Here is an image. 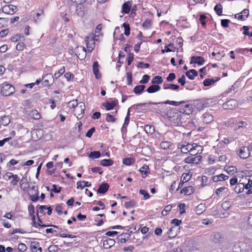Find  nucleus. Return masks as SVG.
Wrapping results in <instances>:
<instances>
[{"label": "nucleus", "instance_id": "nucleus-55", "mask_svg": "<svg viewBox=\"0 0 252 252\" xmlns=\"http://www.w3.org/2000/svg\"><path fill=\"white\" fill-rule=\"evenodd\" d=\"M139 193L144 196L145 199H148L150 197L149 194L145 189H140Z\"/></svg>", "mask_w": 252, "mask_h": 252}, {"label": "nucleus", "instance_id": "nucleus-49", "mask_svg": "<svg viewBox=\"0 0 252 252\" xmlns=\"http://www.w3.org/2000/svg\"><path fill=\"white\" fill-rule=\"evenodd\" d=\"M149 79L150 76L149 75H144L142 77V79L140 81V83L142 84H145L149 82Z\"/></svg>", "mask_w": 252, "mask_h": 252}, {"label": "nucleus", "instance_id": "nucleus-17", "mask_svg": "<svg viewBox=\"0 0 252 252\" xmlns=\"http://www.w3.org/2000/svg\"><path fill=\"white\" fill-rule=\"evenodd\" d=\"M220 79L219 77H216V79L212 78L206 79L203 81V85L204 86L207 87L213 85L215 83L217 82Z\"/></svg>", "mask_w": 252, "mask_h": 252}, {"label": "nucleus", "instance_id": "nucleus-47", "mask_svg": "<svg viewBox=\"0 0 252 252\" xmlns=\"http://www.w3.org/2000/svg\"><path fill=\"white\" fill-rule=\"evenodd\" d=\"M65 71L64 67H63L61 68L58 72L55 73L54 74V78L55 77L56 79L60 77Z\"/></svg>", "mask_w": 252, "mask_h": 252}, {"label": "nucleus", "instance_id": "nucleus-18", "mask_svg": "<svg viewBox=\"0 0 252 252\" xmlns=\"http://www.w3.org/2000/svg\"><path fill=\"white\" fill-rule=\"evenodd\" d=\"M186 76L190 80H193L198 75L197 71L195 69H190L186 72Z\"/></svg>", "mask_w": 252, "mask_h": 252}, {"label": "nucleus", "instance_id": "nucleus-13", "mask_svg": "<svg viewBox=\"0 0 252 252\" xmlns=\"http://www.w3.org/2000/svg\"><path fill=\"white\" fill-rule=\"evenodd\" d=\"M239 156L241 158L245 159L247 158L250 155V151L247 147H242L239 150Z\"/></svg>", "mask_w": 252, "mask_h": 252}, {"label": "nucleus", "instance_id": "nucleus-63", "mask_svg": "<svg viewBox=\"0 0 252 252\" xmlns=\"http://www.w3.org/2000/svg\"><path fill=\"white\" fill-rule=\"evenodd\" d=\"M244 31L243 32V34L246 35H249V36H252V32L249 33V27L246 26H244L243 27Z\"/></svg>", "mask_w": 252, "mask_h": 252}, {"label": "nucleus", "instance_id": "nucleus-44", "mask_svg": "<svg viewBox=\"0 0 252 252\" xmlns=\"http://www.w3.org/2000/svg\"><path fill=\"white\" fill-rule=\"evenodd\" d=\"M123 162L126 165H130L134 162V159L132 158H126L123 159Z\"/></svg>", "mask_w": 252, "mask_h": 252}, {"label": "nucleus", "instance_id": "nucleus-9", "mask_svg": "<svg viewBox=\"0 0 252 252\" xmlns=\"http://www.w3.org/2000/svg\"><path fill=\"white\" fill-rule=\"evenodd\" d=\"M193 111V107L192 105L190 104H186L185 105H183L181 107V111L180 112L183 113L186 115H189L192 113Z\"/></svg>", "mask_w": 252, "mask_h": 252}, {"label": "nucleus", "instance_id": "nucleus-28", "mask_svg": "<svg viewBox=\"0 0 252 252\" xmlns=\"http://www.w3.org/2000/svg\"><path fill=\"white\" fill-rule=\"evenodd\" d=\"M245 188V185L243 183H238L237 184L235 188L234 191L235 192L238 193L243 191Z\"/></svg>", "mask_w": 252, "mask_h": 252}, {"label": "nucleus", "instance_id": "nucleus-29", "mask_svg": "<svg viewBox=\"0 0 252 252\" xmlns=\"http://www.w3.org/2000/svg\"><path fill=\"white\" fill-rule=\"evenodd\" d=\"M114 162L111 159H104L100 161V164L103 166H108L113 165Z\"/></svg>", "mask_w": 252, "mask_h": 252}, {"label": "nucleus", "instance_id": "nucleus-41", "mask_svg": "<svg viewBox=\"0 0 252 252\" xmlns=\"http://www.w3.org/2000/svg\"><path fill=\"white\" fill-rule=\"evenodd\" d=\"M79 105V103L78 102L77 99H74L73 100L70 101L68 103V107L70 108H74L75 109L78 105Z\"/></svg>", "mask_w": 252, "mask_h": 252}, {"label": "nucleus", "instance_id": "nucleus-60", "mask_svg": "<svg viewBox=\"0 0 252 252\" xmlns=\"http://www.w3.org/2000/svg\"><path fill=\"white\" fill-rule=\"evenodd\" d=\"M31 200L32 202H36L39 199L38 192H36L34 194L31 195L30 196Z\"/></svg>", "mask_w": 252, "mask_h": 252}, {"label": "nucleus", "instance_id": "nucleus-14", "mask_svg": "<svg viewBox=\"0 0 252 252\" xmlns=\"http://www.w3.org/2000/svg\"><path fill=\"white\" fill-rule=\"evenodd\" d=\"M115 244V240L113 239L108 238L103 241V247L108 249L114 246Z\"/></svg>", "mask_w": 252, "mask_h": 252}, {"label": "nucleus", "instance_id": "nucleus-34", "mask_svg": "<svg viewBox=\"0 0 252 252\" xmlns=\"http://www.w3.org/2000/svg\"><path fill=\"white\" fill-rule=\"evenodd\" d=\"M186 142H185L184 144L179 143L178 145V148L181 149V151L183 153L187 154L189 153V151L188 150V148L187 147L186 144Z\"/></svg>", "mask_w": 252, "mask_h": 252}, {"label": "nucleus", "instance_id": "nucleus-10", "mask_svg": "<svg viewBox=\"0 0 252 252\" xmlns=\"http://www.w3.org/2000/svg\"><path fill=\"white\" fill-rule=\"evenodd\" d=\"M211 239L215 243H220L222 242L223 238L220 233L215 232L211 235Z\"/></svg>", "mask_w": 252, "mask_h": 252}, {"label": "nucleus", "instance_id": "nucleus-59", "mask_svg": "<svg viewBox=\"0 0 252 252\" xmlns=\"http://www.w3.org/2000/svg\"><path fill=\"white\" fill-rule=\"evenodd\" d=\"M151 24V21L150 20H146L143 23V27L145 29H148L150 28Z\"/></svg>", "mask_w": 252, "mask_h": 252}, {"label": "nucleus", "instance_id": "nucleus-62", "mask_svg": "<svg viewBox=\"0 0 252 252\" xmlns=\"http://www.w3.org/2000/svg\"><path fill=\"white\" fill-rule=\"evenodd\" d=\"M18 251L20 252H24L27 250V246L24 243H20L18 245Z\"/></svg>", "mask_w": 252, "mask_h": 252}, {"label": "nucleus", "instance_id": "nucleus-20", "mask_svg": "<svg viewBox=\"0 0 252 252\" xmlns=\"http://www.w3.org/2000/svg\"><path fill=\"white\" fill-rule=\"evenodd\" d=\"M160 89L161 88L159 86L153 84L148 88L146 91L149 94H152L158 92Z\"/></svg>", "mask_w": 252, "mask_h": 252}, {"label": "nucleus", "instance_id": "nucleus-61", "mask_svg": "<svg viewBox=\"0 0 252 252\" xmlns=\"http://www.w3.org/2000/svg\"><path fill=\"white\" fill-rule=\"evenodd\" d=\"M106 120L108 122H112V123H114L116 121L115 118H114L112 115H111L109 114H107L106 118Z\"/></svg>", "mask_w": 252, "mask_h": 252}, {"label": "nucleus", "instance_id": "nucleus-5", "mask_svg": "<svg viewBox=\"0 0 252 252\" xmlns=\"http://www.w3.org/2000/svg\"><path fill=\"white\" fill-rule=\"evenodd\" d=\"M238 105V102L236 99H230L222 104V108L224 109L232 110L236 107Z\"/></svg>", "mask_w": 252, "mask_h": 252}, {"label": "nucleus", "instance_id": "nucleus-46", "mask_svg": "<svg viewBox=\"0 0 252 252\" xmlns=\"http://www.w3.org/2000/svg\"><path fill=\"white\" fill-rule=\"evenodd\" d=\"M160 147L163 149H169V147L171 146L170 142L168 141H163L161 142Z\"/></svg>", "mask_w": 252, "mask_h": 252}, {"label": "nucleus", "instance_id": "nucleus-54", "mask_svg": "<svg viewBox=\"0 0 252 252\" xmlns=\"http://www.w3.org/2000/svg\"><path fill=\"white\" fill-rule=\"evenodd\" d=\"M186 195H190L191 193L194 192V189L191 186H189L188 187H186Z\"/></svg>", "mask_w": 252, "mask_h": 252}, {"label": "nucleus", "instance_id": "nucleus-16", "mask_svg": "<svg viewBox=\"0 0 252 252\" xmlns=\"http://www.w3.org/2000/svg\"><path fill=\"white\" fill-rule=\"evenodd\" d=\"M109 187L108 184L103 183L99 186L97 192L98 193L104 194L108 190Z\"/></svg>", "mask_w": 252, "mask_h": 252}, {"label": "nucleus", "instance_id": "nucleus-40", "mask_svg": "<svg viewBox=\"0 0 252 252\" xmlns=\"http://www.w3.org/2000/svg\"><path fill=\"white\" fill-rule=\"evenodd\" d=\"M144 129L146 132L147 133L152 134L155 131V127L153 126L146 125Z\"/></svg>", "mask_w": 252, "mask_h": 252}, {"label": "nucleus", "instance_id": "nucleus-38", "mask_svg": "<svg viewBox=\"0 0 252 252\" xmlns=\"http://www.w3.org/2000/svg\"><path fill=\"white\" fill-rule=\"evenodd\" d=\"M101 156L100 152L99 151H93L90 153L89 157L92 158H97Z\"/></svg>", "mask_w": 252, "mask_h": 252}, {"label": "nucleus", "instance_id": "nucleus-30", "mask_svg": "<svg viewBox=\"0 0 252 252\" xmlns=\"http://www.w3.org/2000/svg\"><path fill=\"white\" fill-rule=\"evenodd\" d=\"M102 105L106 108V110H110L113 109V108L116 105V104L114 101L110 102H107L106 103H103Z\"/></svg>", "mask_w": 252, "mask_h": 252}, {"label": "nucleus", "instance_id": "nucleus-7", "mask_svg": "<svg viewBox=\"0 0 252 252\" xmlns=\"http://www.w3.org/2000/svg\"><path fill=\"white\" fill-rule=\"evenodd\" d=\"M202 158L201 156L196 157L190 156L185 159V162L188 164H198Z\"/></svg>", "mask_w": 252, "mask_h": 252}, {"label": "nucleus", "instance_id": "nucleus-33", "mask_svg": "<svg viewBox=\"0 0 252 252\" xmlns=\"http://www.w3.org/2000/svg\"><path fill=\"white\" fill-rule=\"evenodd\" d=\"M76 12L78 15L83 16L85 14V7L83 6H77L76 9Z\"/></svg>", "mask_w": 252, "mask_h": 252}, {"label": "nucleus", "instance_id": "nucleus-6", "mask_svg": "<svg viewBox=\"0 0 252 252\" xmlns=\"http://www.w3.org/2000/svg\"><path fill=\"white\" fill-rule=\"evenodd\" d=\"M44 79L43 84L44 86L49 87L52 85L54 82V78L51 73H48L43 76Z\"/></svg>", "mask_w": 252, "mask_h": 252}, {"label": "nucleus", "instance_id": "nucleus-27", "mask_svg": "<svg viewBox=\"0 0 252 252\" xmlns=\"http://www.w3.org/2000/svg\"><path fill=\"white\" fill-rule=\"evenodd\" d=\"M163 89L165 90L170 89L172 90H177L179 86L175 84H169L164 83L163 85Z\"/></svg>", "mask_w": 252, "mask_h": 252}, {"label": "nucleus", "instance_id": "nucleus-58", "mask_svg": "<svg viewBox=\"0 0 252 252\" xmlns=\"http://www.w3.org/2000/svg\"><path fill=\"white\" fill-rule=\"evenodd\" d=\"M175 78V74L174 73H171L168 75V76L166 78V80L168 82H172Z\"/></svg>", "mask_w": 252, "mask_h": 252}, {"label": "nucleus", "instance_id": "nucleus-15", "mask_svg": "<svg viewBox=\"0 0 252 252\" xmlns=\"http://www.w3.org/2000/svg\"><path fill=\"white\" fill-rule=\"evenodd\" d=\"M93 70L96 78L98 79L101 77L99 73V64L97 62H94L93 64Z\"/></svg>", "mask_w": 252, "mask_h": 252}, {"label": "nucleus", "instance_id": "nucleus-36", "mask_svg": "<svg viewBox=\"0 0 252 252\" xmlns=\"http://www.w3.org/2000/svg\"><path fill=\"white\" fill-rule=\"evenodd\" d=\"M43 209L48 210L47 214L50 215L52 213V209L51 207H48L45 205L40 206L39 207V212L41 214L43 213Z\"/></svg>", "mask_w": 252, "mask_h": 252}, {"label": "nucleus", "instance_id": "nucleus-37", "mask_svg": "<svg viewBox=\"0 0 252 252\" xmlns=\"http://www.w3.org/2000/svg\"><path fill=\"white\" fill-rule=\"evenodd\" d=\"M171 223L174 224V226L170 228V231H173V229L175 228L176 227L179 226L181 224L182 221L178 219H173L172 220Z\"/></svg>", "mask_w": 252, "mask_h": 252}, {"label": "nucleus", "instance_id": "nucleus-21", "mask_svg": "<svg viewBox=\"0 0 252 252\" xmlns=\"http://www.w3.org/2000/svg\"><path fill=\"white\" fill-rule=\"evenodd\" d=\"M202 147L200 146L195 144L193 149L189 152L191 156L197 155L200 151H202Z\"/></svg>", "mask_w": 252, "mask_h": 252}, {"label": "nucleus", "instance_id": "nucleus-32", "mask_svg": "<svg viewBox=\"0 0 252 252\" xmlns=\"http://www.w3.org/2000/svg\"><path fill=\"white\" fill-rule=\"evenodd\" d=\"M225 170L227 172V173L229 175H233L234 173L237 172V168L235 166H228L225 168Z\"/></svg>", "mask_w": 252, "mask_h": 252}, {"label": "nucleus", "instance_id": "nucleus-50", "mask_svg": "<svg viewBox=\"0 0 252 252\" xmlns=\"http://www.w3.org/2000/svg\"><path fill=\"white\" fill-rule=\"evenodd\" d=\"M136 203V202L135 200H132L128 202H126L125 203V206L126 208L132 207L134 206L135 205Z\"/></svg>", "mask_w": 252, "mask_h": 252}, {"label": "nucleus", "instance_id": "nucleus-4", "mask_svg": "<svg viewBox=\"0 0 252 252\" xmlns=\"http://www.w3.org/2000/svg\"><path fill=\"white\" fill-rule=\"evenodd\" d=\"M85 110V104L82 102H79V105L75 109H74V115L76 116L78 119H81L84 114Z\"/></svg>", "mask_w": 252, "mask_h": 252}, {"label": "nucleus", "instance_id": "nucleus-24", "mask_svg": "<svg viewBox=\"0 0 252 252\" xmlns=\"http://www.w3.org/2000/svg\"><path fill=\"white\" fill-rule=\"evenodd\" d=\"M77 189H82L85 187H90L91 184L86 181H79L77 183Z\"/></svg>", "mask_w": 252, "mask_h": 252}, {"label": "nucleus", "instance_id": "nucleus-64", "mask_svg": "<svg viewBox=\"0 0 252 252\" xmlns=\"http://www.w3.org/2000/svg\"><path fill=\"white\" fill-rule=\"evenodd\" d=\"M59 249V248L56 245H51L48 248V251L49 252H57Z\"/></svg>", "mask_w": 252, "mask_h": 252}, {"label": "nucleus", "instance_id": "nucleus-3", "mask_svg": "<svg viewBox=\"0 0 252 252\" xmlns=\"http://www.w3.org/2000/svg\"><path fill=\"white\" fill-rule=\"evenodd\" d=\"M15 88L11 85L7 83L2 84L1 94L3 96H9L14 92Z\"/></svg>", "mask_w": 252, "mask_h": 252}, {"label": "nucleus", "instance_id": "nucleus-22", "mask_svg": "<svg viewBox=\"0 0 252 252\" xmlns=\"http://www.w3.org/2000/svg\"><path fill=\"white\" fill-rule=\"evenodd\" d=\"M228 178V176L223 174H220L219 175L214 176L212 177L213 180L215 182L220 181L226 180Z\"/></svg>", "mask_w": 252, "mask_h": 252}, {"label": "nucleus", "instance_id": "nucleus-19", "mask_svg": "<svg viewBox=\"0 0 252 252\" xmlns=\"http://www.w3.org/2000/svg\"><path fill=\"white\" fill-rule=\"evenodd\" d=\"M202 119L204 123L209 124L213 121V116L209 113H206L203 114Z\"/></svg>", "mask_w": 252, "mask_h": 252}, {"label": "nucleus", "instance_id": "nucleus-53", "mask_svg": "<svg viewBox=\"0 0 252 252\" xmlns=\"http://www.w3.org/2000/svg\"><path fill=\"white\" fill-rule=\"evenodd\" d=\"M126 78L127 81V85H131L132 82V77L131 72H129L126 73Z\"/></svg>", "mask_w": 252, "mask_h": 252}, {"label": "nucleus", "instance_id": "nucleus-51", "mask_svg": "<svg viewBox=\"0 0 252 252\" xmlns=\"http://www.w3.org/2000/svg\"><path fill=\"white\" fill-rule=\"evenodd\" d=\"M208 19V17L205 15H201L200 16L199 21L202 26L204 27L206 25V20Z\"/></svg>", "mask_w": 252, "mask_h": 252}, {"label": "nucleus", "instance_id": "nucleus-56", "mask_svg": "<svg viewBox=\"0 0 252 252\" xmlns=\"http://www.w3.org/2000/svg\"><path fill=\"white\" fill-rule=\"evenodd\" d=\"M196 107L198 109H202L204 107V102L203 100L196 101Z\"/></svg>", "mask_w": 252, "mask_h": 252}, {"label": "nucleus", "instance_id": "nucleus-57", "mask_svg": "<svg viewBox=\"0 0 252 252\" xmlns=\"http://www.w3.org/2000/svg\"><path fill=\"white\" fill-rule=\"evenodd\" d=\"M150 66V64L147 63H144L143 62H139L137 64V67L141 68H146Z\"/></svg>", "mask_w": 252, "mask_h": 252}, {"label": "nucleus", "instance_id": "nucleus-31", "mask_svg": "<svg viewBox=\"0 0 252 252\" xmlns=\"http://www.w3.org/2000/svg\"><path fill=\"white\" fill-rule=\"evenodd\" d=\"M145 88L144 85H139L134 87L133 92L136 94H140Z\"/></svg>", "mask_w": 252, "mask_h": 252}, {"label": "nucleus", "instance_id": "nucleus-42", "mask_svg": "<svg viewBox=\"0 0 252 252\" xmlns=\"http://www.w3.org/2000/svg\"><path fill=\"white\" fill-rule=\"evenodd\" d=\"M123 26L125 29V32H124L126 36H128L130 34V30L129 24L127 23H125L123 24Z\"/></svg>", "mask_w": 252, "mask_h": 252}, {"label": "nucleus", "instance_id": "nucleus-11", "mask_svg": "<svg viewBox=\"0 0 252 252\" xmlns=\"http://www.w3.org/2000/svg\"><path fill=\"white\" fill-rule=\"evenodd\" d=\"M205 62L204 58L200 56H193L191 58L190 63H196L199 65H202Z\"/></svg>", "mask_w": 252, "mask_h": 252}, {"label": "nucleus", "instance_id": "nucleus-45", "mask_svg": "<svg viewBox=\"0 0 252 252\" xmlns=\"http://www.w3.org/2000/svg\"><path fill=\"white\" fill-rule=\"evenodd\" d=\"M126 233L121 234L118 236V237L117 238V239L118 242L121 243H125L126 242Z\"/></svg>", "mask_w": 252, "mask_h": 252}, {"label": "nucleus", "instance_id": "nucleus-43", "mask_svg": "<svg viewBox=\"0 0 252 252\" xmlns=\"http://www.w3.org/2000/svg\"><path fill=\"white\" fill-rule=\"evenodd\" d=\"M31 116L35 120H38L40 118V115L36 110H32L31 113Z\"/></svg>", "mask_w": 252, "mask_h": 252}, {"label": "nucleus", "instance_id": "nucleus-26", "mask_svg": "<svg viewBox=\"0 0 252 252\" xmlns=\"http://www.w3.org/2000/svg\"><path fill=\"white\" fill-rule=\"evenodd\" d=\"M131 6V3L130 1L125 2L123 5V12L125 13H128Z\"/></svg>", "mask_w": 252, "mask_h": 252}, {"label": "nucleus", "instance_id": "nucleus-25", "mask_svg": "<svg viewBox=\"0 0 252 252\" xmlns=\"http://www.w3.org/2000/svg\"><path fill=\"white\" fill-rule=\"evenodd\" d=\"M205 206L203 204H199L195 208V212L196 214L200 215L205 210Z\"/></svg>", "mask_w": 252, "mask_h": 252}, {"label": "nucleus", "instance_id": "nucleus-39", "mask_svg": "<svg viewBox=\"0 0 252 252\" xmlns=\"http://www.w3.org/2000/svg\"><path fill=\"white\" fill-rule=\"evenodd\" d=\"M214 10L217 14V15L220 16L222 14V6L220 4H217L214 8Z\"/></svg>", "mask_w": 252, "mask_h": 252}, {"label": "nucleus", "instance_id": "nucleus-1", "mask_svg": "<svg viewBox=\"0 0 252 252\" xmlns=\"http://www.w3.org/2000/svg\"><path fill=\"white\" fill-rule=\"evenodd\" d=\"M183 114L177 109L172 108L167 111L164 116L165 118L169 120L175 126H179L183 123Z\"/></svg>", "mask_w": 252, "mask_h": 252}, {"label": "nucleus", "instance_id": "nucleus-2", "mask_svg": "<svg viewBox=\"0 0 252 252\" xmlns=\"http://www.w3.org/2000/svg\"><path fill=\"white\" fill-rule=\"evenodd\" d=\"M95 36L94 33H90L88 36L85 38V42L87 45V51L88 52L91 53L93 50L95 46Z\"/></svg>", "mask_w": 252, "mask_h": 252}, {"label": "nucleus", "instance_id": "nucleus-12", "mask_svg": "<svg viewBox=\"0 0 252 252\" xmlns=\"http://www.w3.org/2000/svg\"><path fill=\"white\" fill-rule=\"evenodd\" d=\"M30 249L32 252H41L42 248L37 241H32L30 244Z\"/></svg>", "mask_w": 252, "mask_h": 252}, {"label": "nucleus", "instance_id": "nucleus-35", "mask_svg": "<svg viewBox=\"0 0 252 252\" xmlns=\"http://www.w3.org/2000/svg\"><path fill=\"white\" fill-rule=\"evenodd\" d=\"M162 82L163 79L162 77L158 75L155 76L152 81V83L153 84H159L162 83Z\"/></svg>", "mask_w": 252, "mask_h": 252}, {"label": "nucleus", "instance_id": "nucleus-23", "mask_svg": "<svg viewBox=\"0 0 252 252\" xmlns=\"http://www.w3.org/2000/svg\"><path fill=\"white\" fill-rule=\"evenodd\" d=\"M28 209H29V213H30V215H31V216L32 215L33 216H32V218L33 226H36V222H35V217L33 215V214L34 213V206L33 205H32V204L30 205L29 206Z\"/></svg>", "mask_w": 252, "mask_h": 252}, {"label": "nucleus", "instance_id": "nucleus-52", "mask_svg": "<svg viewBox=\"0 0 252 252\" xmlns=\"http://www.w3.org/2000/svg\"><path fill=\"white\" fill-rule=\"evenodd\" d=\"M171 208H172L171 205H169L165 206L164 210L162 211V212L161 213L162 215L163 216L167 215L168 213L170 211Z\"/></svg>", "mask_w": 252, "mask_h": 252}, {"label": "nucleus", "instance_id": "nucleus-8", "mask_svg": "<svg viewBox=\"0 0 252 252\" xmlns=\"http://www.w3.org/2000/svg\"><path fill=\"white\" fill-rule=\"evenodd\" d=\"M16 8V6L14 5H5V6H3L2 10L3 12L6 14L12 15L15 12Z\"/></svg>", "mask_w": 252, "mask_h": 252}, {"label": "nucleus", "instance_id": "nucleus-48", "mask_svg": "<svg viewBox=\"0 0 252 252\" xmlns=\"http://www.w3.org/2000/svg\"><path fill=\"white\" fill-rule=\"evenodd\" d=\"M182 103H183L182 101L177 102V101H170L169 100L163 102V103L168 104L172 105L173 106H178L180 104H182Z\"/></svg>", "mask_w": 252, "mask_h": 252}]
</instances>
